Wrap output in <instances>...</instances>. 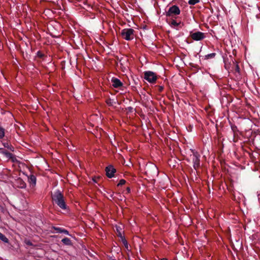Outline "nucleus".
<instances>
[{
    "label": "nucleus",
    "instance_id": "1",
    "mask_svg": "<svg viewBox=\"0 0 260 260\" xmlns=\"http://www.w3.org/2000/svg\"><path fill=\"white\" fill-rule=\"evenodd\" d=\"M51 196L53 201L60 208L64 210L68 209L63 194L59 190L55 191L52 193Z\"/></svg>",
    "mask_w": 260,
    "mask_h": 260
},
{
    "label": "nucleus",
    "instance_id": "22",
    "mask_svg": "<svg viewBox=\"0 0 260 260\" xmlns=\"http://www.w3.org/2000/svg\"><path fill=\"white\" fill-rule=\"evenodd\" d=\"M126 183V181L124 179H120L119 180V183L117 184V186H122L124 184H125Z\"/></svg>",
    "mask_w": 260,
    "mask_h": 260
},
{
    "label": "nucleus",
    "instance_id": "3",
    "mask_svg": "<svg viewBox=\"0 0 260 260\" xmlns=\"http://www.w3.org/2000/svg\"><path fill=\"white\" fill-rule=\"evenodd\" d=\"M144 78L151 83H155L157 80V76L155 73L152 71H145L144 73Z\"/></svg>",
    "mask_w": 260,
    "mask_h": 260
},
{
    "label": "nucleus",
    "instance_id": "15",
    "mask_svg": "<svg viewBox=\"0 0 260 260\" xmlns=\"http://www.w3.org/2000/svg\"><path fill=\"white\" fill-rule=\"evenodd\" d=\"M0 240L6 243L9 244V239L2 233L0 232Z\"/></svg>",
    "mask_w": 260,
    "mask_h": 260
},
{
    "label": "nucleus",
    "instance_id": "6",
    "mask_svg": "<svg viewBox=\"0 0 260 260\" xmlns=\"http://www.w3.org/2000/svg\"><path fill=\"white\" fill-rule=\"evenodd\" d=\"M189 36L194 41H201L205 38V34L201 31L190 32Z\"/></svg>",
    "mask_w": 260,
    "mask_h": 260
},
{
    "label": "nucleus",
    "instance_id": "18",
    "mask_svg": "<svg viewBox=\"0 0 260 260\" xmlns=\"http://www.w3.org/2000/svg\"><path fill=\"white\" fill-rule=\"evenodd\" d=\"M5 136V129L0 126V139L3 138Z\"/></svg>",
    "mask_w": 260,
    "mask_h": 260
},
{
    "label": "nucleus",
    "instance_id": "5",
    "mask_svg": "<svg viewBox=\"0 0 260 260\" xmlns=\"http://www.w3.org/2000/svg\"><path fill=\"white\" fill-rule=\"evenodd\" d=\"M180 10L179 8L176 6L174 5L169 8L168 11L166 12V16L168 17H173L174 16L180 14Z\"/></svg>",
    "mask_w": 260,
    "mask_h": 260
},
{
    "label": "nucleus",
    "instance_id": "10",
    "mask_svg": "<svg viewBox=\"0 0 260 260\" xmlns=\"http://www.w3.org/2000/svg\"><path fill=\"white\" fill-rule=\"evenodd\" d=\"M28 182L29 183V185L31 187H34L36 185L37 179L35 175L30 174L27 176Z\"/></svg>",
    "mask_w": 260,
    "mask_h": 260
},
{
    "label": "nucleus",
    "instance_id": "30",
    "mask_svg": "<svg viewBox=\"0 0 260 260\" xmlns=\"http://www.w3.org/2000/svg\"><path fill=\"white\" fill-rule=\"evenodd\" d=\"M126 190L128 193L131 192V188L129 187H127L126 188Z\"/></svg>",
    "mask_w": 260,
    "mask_h": 260
},
{
    "label": "nucleus",
    "instance_id": "19",
    "mask_svg": "<svg viewBox=\"0 0 260 260\" xmlns=\"http://www.w3.org/2000/svg\"><path fill=\"white\" fill-rule=\"evenodd\" d=\"M200 2V0H189L188 2L190 5H194Z\"/></svg>",
    "mask_w": 260,
    "mask_h": 260
},
{
    "label": "nucleus",
    "instance_id": "29",
    "mask_svg": "<svg viewBox=\"0 0 260 260\" xmlns=\"http://www.w3.org/2000/svg\"><path fill=\"white\" fill-rule=\"evenodd\" d=\"M236 71L238 72H239V71H240V68H239V67L238 64H236Z\"/></svg>",
    "mask_w": 260,
    "mask_h": 260
},
{
    "label": "nucleus",
    "instance_id": "13",
    "mask_svg": "<svg viewBox=\"0 0 260 260\" xmlns=\"http://www.w3.org/2000/svg\"><path fill=\"white\" fill-rule=\"evenodd\" d=\"M61 242L66 245L71 246L72 245V242L70 239L68 238H64L61 240Z\"/></svg>",
    "mask_w": 260,
    "mask_h": 260
},
{
    "label": "nucleus",
    "instance_id": "12",
    "mask_svg": "<svg viewBox=\"0 0 260 260\" xmlns=\"http://www.w3.org/2000/svg\"><path fill=\"white\" fill-rule=\"evenodd\" d=\"M63 228L53 226L51 228L50 232L52 233H61Z\"/></svg>",
    "mask_w": 260,
    "mask_h": 260
},
{
    "label": "nucleus",
    "instance_id": "27",
    "mask_svg": "<svg viewBox=\"0 0 260 260\" xmlns=\"http://www.w3.org/2000/svg\"><path fill=\"white\" fill-rule=\"evenodd\" d=\"M116 230H117V232L118 233V235H118V237H120L121 239H122V237H124L123 236H122V234H121V233L119 231V229H118V227H116Z\"/></svg>",
    "mask_w": 260,
    "mask_h": 260
},
{
    "label": "nucleus",
    "instance_id": "4",
    "mask_svg": "<svg viewBox=\"0 0 260 260\" xmlns=\"http://www.w3.org/2000/svg\"><path fill=\"white\" fill-rule=\"evenodd\" d=\"M191 151L193 155V167L196 170H197L200 167V155L194 150H191Z\"/></svg>",
    "mask_w": 260,
    "mask_h": 260
},
{
    "label": "nucleus",
    "instance_id": "28",
    "mask_svg": "<svg viewBox=\"0 0 260 260\" xmlns=\"http://www.w3.org/2000/svg\"><path fill=\"white\" fill-rule=\"evenodd\" d=\"M164 89V87L162 86H158V91L159 92H162Z\"/></svg>",
    "mask_w": 260,
    "mask_h": 260
},
{
    "label": "nucleus",
    "instance_id": "25",
    "mask_svg": "<svg viewBox=\"0 0 260 260\" xmlns=\"http://www.w3.org/2000/svg\"><path fill=\"white\" fill-rule=\"evenodd\" d=\"M107 104L109 106H113V102L111 99H108L106 101Z\"/></svg>",
    "mask_w": 260,
    "mask_h": 260
},
{
    "label": "nucleus",
    "instance_id": "31",
    "mask_svg": "<svg viewBox=\"0 0 260 260\" xmlns=\"http://www.w3.org/2000/svg\"><path fill=\"white\" fill-rule=\"evenodd\" d=\"M26 243L27 245L30 246H31L32 245V243L30 241H27Z\"/></svg>",
    "mask_w": 260,
    "mask_h": 260
},
{
    "label": "nucleus",
    "instance_id": "9",
    "mask_svg": "<svg viewBox=\"0 0 260 260\" xmlns=\"http://www.w3.org/2000/svg\"><path fill=\"white\" fill-rule=\"evenodd\" d=\"M169 24L172 27L178 29V27H181V22H177L174 19H170L167 20Z\"/></svg>",
    "mask_w": 260,
    "mask_h": 260
},
{
    "label": "nucleus",
    "instance_id": "21",
    "mask_svg": "<svg viewBox=\"0 0 260 260\" xmlns=\"http://www.w3.org/2000/svg\"><path fill=\"white\" fill-rule=\"evenodd\" d=\"M37 55L38 57L42 58L45 56V54L42 53L41 51H38L37 53Z\"/></svg>",
    "mask_w": 260,
    "mask_h": 260
},
{
    "label": "nucleus",
    "instance_id": "14",
    "mask_svg": "<svg viewBox=\"0 0 260 260\" xmlns=\"http://www.w3.org/2000/svg\"><path fill=\"white\" fill-rule=\"evenodd\" d=\"M3 145L5 148H7L10 151L13 152L14 151V147L11 144H9L8 142H3Z\"/></svg>",
    "mask_w": 260,
    "mask_h": 260
},
{
    "label": "nucleus",
    "instance_id": "8",
    "mask_svg": "<svg viewBox=\"0 0 260 260\" xmlns=\"http://www.w3.org/2000/svg\"><path fill=\"white\" fill-rule=\"evenodd\" d=\"M111 82L112 83V86L115 88H121L123 87V83L118 78L113 77L111 79Z\"/></svg>",
    "mask_w": 260,
    "mask_h": 260
},
{
    "label": "nucleus",
    "instance_id": "20",
    "mask_svg": "<svg viewBox=\"0 0 260 260\" xmlns=\"http://www.w3.org/2000/svg\"><path fill=\"white\" fill-rule=\"evenodd\" d=\"M121 241L124 244L125 247L127 249L128 248V243L126 239L124 237H122Z\"/></svg>",
    "mask_w": 260,
    "mask_h": 260
},
{
    "label": "nucleus",
    "instance_id": "36",
    "mask_svg": "<svg viewBox=\"0 0 260 260\" xmlns=\"http://www.w3.org/2000/svg\"><path fill=\"white\" fill-rule=\"evenodd\" d=\"M2 149H3V148H0V150H2Z\"/></svg>",
    "mask_w": 260,
    "mask_h": 260
},
{
    "label": "nucleus",
    "instance_id": "34",
    "mask_svg": "<svg viewBox=\"0 0 260 260\" xmlns=\"http://www.w3.org/2000/svg\"><path fill=\"white\" fill-rule=\"evenodd\" d=\"M113 193H113L110 196V197H111V198H113Z\"/></svg>",
    "mask_w": 260,
    "mask_h": 260
},
{
    "label": "nucleus",
    "instance_id": "32",
    "mask_svg": "<svg viewBox=\"0 0 260 260\" xmlns=\"http://www.w3.org/2000/svg\"><path fill=\"white\" fill-rule=\"evenodd\" d=\"M153 168H154V169L155 170V171H156L157 172V168H156V166H154V167H153Z\"/></svg>",
    "mask_w": 260,
    "mask_h": 260
},
{
    "label": "nucleus",
    "instance_id": "33",
    "mask_svg": "<svg viewBox=\"0 0 260 260\" xmlns=\"http://www.w3.org/2000/svg\"><path fill=\"white\" fill-rule=\"evenodd\" d=\"M161 260H168V259L166 258H163Z\"/></svg>",
    "mask_w": 260,
    "mask_h": 260
},
{
    "label": "nucleus",
    "instance_id": "24",
    "mask_svg": "<svg viewBox=\"0 0 260 260\" xmlns=\"http://www.w3.org/2000/svg\"><path fill=\"white\" fill-rule=\"evenodd\" d=\"M255 140L257 141L258 146L260 147V135H258L256 137Z\"/></svg>",
    "mask_w": 260,
    "mask_h": 260
},
{
    "label": "nucleus",
    "instance_id": "26",
    "mask_svg": "<svg viewBox=\"0 0 260 260\" xmlns=\"http://www.w3.org/2000/svg\"><path fill=\"white\" fill-rule=\"evenodd\" d=\"M61 233H63V234H64L65 235H70V234H69V231H67V230L64 229H62V232Z\"/></svg>",
    "mask_w": 260,
    "mask_h": 260
},
{
    "label": "nucleus",
    "instance_id": "7",
    "mask_svg": "<svg viewBox=\"0 0 260 260\" xmlns=\"http://www.w3.org/2000/svg\"><path fill=\"white\" fill-rule=\"evenodd\" d=\"M106 176L111 178L114 176V174L116 172V170L114 168L112 165H109L107 166L105 169Z\"/></svg>",
    "mask_w": 260,
    "mask_h": 260
},
{
    "label": "nucleus",
    "instance_id": "17",
    "mask_svg": "<svg viewBox=\"0 0 260 260\" xmlns=\"http://www.w3.org/2000/svg\"><path fill=\"white\" fill-rule=\"evenodd\" d=\"M215 55H216L215 53H210V54H208L205 55V59H210V58H213L215 57Z\"/></svg>",
    "mask_w": 260,
    "mask_h": 260
},
{
    "label": "nucleus",
    "instance_id": "11",
    "mask_svg": "<svg viewBox=\"0 0 260 260\" xmlns=\"http://www.w3.org/2000/svg\"><path fill=\"white\" fill-rule=\"evenodd\" d=\"M16 183L17 187L19 188H24L26 186V184L25 182L20 178H19L16 180Z\"/></svg>",
    "mask_w": 260,
    "mask_h": 260
},
{
    "label": "nucleus",
    "instance_id": "2",
    "mask_svg": "<svg viewBox=\"0 0 260 260\" xmlns=\"http://www.w3.org/2000/svg\"><path fill=\"white\" fill-rule=\"evenodd\" d=\"M134 31L132 28H124L121 30V35L124 39L127 41L132 40L134 37Z\"/></svg>",
    "mask_w": 260,
    "mask_h": 260
},
{
    "label": "nucleus",
    "instance_id": "16",
    "mask_svg": "<svg viewBox=\"0 0 260 260\" xmlns=\"http://www.w3.org/2000/svg\"><path fill=\"white\" fill-rule=\"evenodd\" d=\"M3 153L9 158H12L13 157V154L6 150H5L3 152Z\"/></svg>",
    "mask_w": 260,
    "mask_h": 260
},
{
    "label": "nucleus",
    "instance_id": "35",
    "mask_svg": "<svg viewBox=\"0 0 260 260\" xmlns=\"http://www.w3.org/2000/svg\"><path fill=\"white\" fill-rule=\"evenodd\" d=\"M128 108H129V110H131L133 109L132 107H129Z\"/></svg>",
    "mask_w": 260,
    "mask_h": 260
},
{
    "label": "nucleus",
    "instance_id": "23",
    "mask_svg": "<svg viewBox=\"0 0 260 260\" xmlns=\"http://www.w3.org/2000/svg\"><path fill=\"white\" fill-rule=\"evenodd\" d=\"M231 128L234 134L238 131L237 127L235 125H231Z\"/></svg>",
    "mask_w": 260,
    "mask_h": 260
}]
</instances>
